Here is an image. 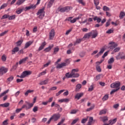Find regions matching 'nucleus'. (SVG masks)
Listing matches in <instances>:
<instances>
[{"label": "nucleus", "instance_id": "29", "mask_svg": "<svg viewBox=\"0 0 125 125\" xmlns=\"http://www.w3.org/2000/svg\"><path fill=\"white\" fill-rule=\"evenodd\" d=\"M58 51H59V47H58V46L55 47L54 48V52L53 54V55H55L57 54V52H58Z\"/></svg>", "mask_w": 125, "mask_h": 125}, {"label": "nucleus", "instance_id": "3", "mask_svg": "<svg viewBox=\"0 0 125 125\" xmlns=\"http://www.w3.org/2000/svg\"><path fill=\"white\" fill-rule=\"evenodd\" d=\"M60 117H61L60 114L57 113L53 115L51 118H52V120H53L54 122H57V121H58L60 119Z\"/></svg>", "mask_w": 125, "mask_h": 125}, {"label": "nucleus", "instance_id": "54", "mask_svg": "<svg viewBox=\"0 0 125 125\" xmlns=\"http://www.w3.org/2000/svg\"><path fill=\"white\" fill-rule=\"evenodd\" d=\"M65 122V118H62L57 125H62Z\"/></svg>", "mask_w": 125, "mask_h": 125}, {"label": "nucleus", "instance_id": "38", "mask_svg": "<svg viewBox=\"0 0 125 125\" xmlns=\"http://www.w3.org/2000/svg\"><path fill=\"white\" fill-rule=\"evenodd\" d=\"M101 78V75L99 74L96 76V78H94V80H95V82H97V81H99V80H100Z\"/></svg>", "mask_w": 125, "mask_h": 125}, {"label": "nucleus", "instance_id": "10", "mask_svg": "<svg viewBox=\"0 0 125 125\" xmlns=\"http://www.w3.org/2000/svg\"><path fill=\"white\" fill-rule=\"evenodd\" d=\"M104 51H105V49L104 48H102L101 49L100 51L95 56V57L98 58L100 55H102V54H103Z\"/></svg>", "mask_w": 125, "mask_h": 125}, {"label": "nucleus", "instance_id": "56", "mask_svg": "<svg viewBox=\"0 0 125 125\" xmlns=\"http://www.w3.org/2000/svg\"><path fill=\"white\" fill-rule=\"evenodd\" d=\"M8 17L9 15L5 14L1 18V20H2L3 19H6L7 18H8Z\"/></svg>", "mask_w": 125, "mask_h": 125}, {"label": "nucleus", "instance_id": "50", "mask_svg": "<svg viewBox=\"0 0 125 125\" xmlns=\"http://www.w3.org/2000/svg\"><path fill=\"white\" fill-rule=\"evenodd\" d=\"M119 90V88H116V89H113L111 92H110V94H113L115 93V92H117Z\"/></svg>", "mask_w": 125, "mask_h": 125}, {"label": "nucleus", "instance_id": "20", "mask_svg": "<svg viewBox=\"0 0 125 125\" xmlns=\"http://www.w3.org/2000/svg\"><path fill=\"white\" fill-rule=\"evenodd\" d=\"M55 0H50L49 2L48 3L47 7L50 8V7L52 6Z\"/></svg>", "mask_w": 125, "mask_h": 125}, {"label": "nucleus", "instance_id": "6", "mask_svg": "<svg viewBox=\"0 0 125 125\" xmlns=\"http://www.w3.org/2000/svg\"><path fill=\"white\" fill-rule=\"evenodd\" d=\"M36 7H37V5L31 4L29 6L25 7L24 11H27V10H30V9H35Z\"/></svg>", "mask_w": 125, "mask_h": 125}, {"label": "nucleus", "instance_id": "5", "mask_svg": "<svg viewBox=\"0 0 125 125\" xmlns=\"http://www.w3.org/2000/svg\"><path fill=\"white\" fill-rule=\"evenodd\" d=\"M7 71H8V69L7 68H5L3 66H2L0 68V75H2L7 73Z\"/></svg>", "mask_w": 125, "mask_h": 125}, {"label": "nucleus", "instance_id": "26", "mask_svg": "<svg viewBox=\"0 0 125 125\" xmlns=\"http://www.w3.org/2000/svg\"><path fill=\"white\" fill-rule=\"evenodd\" d=\"M109 125H114V124H116V123H117V118H115L112 120H110L109 121Z\"/></svg>", "mask_w": 125, "mask_h": 125}, {"label": "nucleus", "instance_id": "58", "mask_svg": "<svg viewBox=\"0 0 125 125\" xmlns=\"http://www.w3.org/2000/svg\"><path fill=\"white\" fill-rule=\"evenodd\" d=\"M25 108L26 110H29V106L27 104H23L21 107V109H24Z\"/></svg>", "mask_w": 125, "mask_h": 125}, {"label": "nucleus", "instance_id": "36", "mask_svg": "<svg viewBox=\"0 0 125 125\" xmlns=\"http://www.w3.org/2000/svg\"><path fill=\"white\" fill-rule=\"evenodd\" d=\"M82 41H83L82 39H77L76 42H74V45H77V43H81Z\"/></svg>", "mask_w": 125, "mask_h": 125}, {"label": "nucleus", "instance_id": "27", "mask_svg": "<svg viewBox=\"0 0 125 125\" xmlns=\"http://www.w3.org/2000/svg\"><path fill=\"white\" fill-rule=\"evenodd\" d=\"M71 76L72 78H79V77H80V74L71 72Z\"/></svg>", "mask_w": 125, "mask_h": 125}, {"label": "nucleus", "instance_id": "40", "mask_svg": "<svg viewBox=\"0 0 125 125\" xmlns=\"http://www.w3.org/2000/svg\"><path fill=\"white\" fill-rule=\"evenodd\" d=\"M94 107H95V105L93 104L90 108H88L86 110V112H90L91 110H93V109H94Z\"/></svg>", "mask_w": 125, "mask_h": 125}, {"label": "nucleus", "instance_id": "19", "mask_svg": "<svg viewBox=\"0 0 125 125\" xmlns=\"http://www.w3.org/2000/svg\"><path fill=\"white\" fill-rule=\"evenodd\" d=\"M33 44V41H29L26 42L25 44L24 48H28L30 45Z\"/></svg>", "mask_w": 125, "mask_h": 125}, {"label": "nucleus", "instance_id": "1", "mask_svg": "<svg viewBox=\"0 0 125 125\" xmlns=\"http://www.w3.org/2000/svg\"><path fill=\"white\" fill-rule=\"evenodd\" d=\"M121 86V83L120 82H116L111 84L110 87L111 88H119L120 89V86Z\"/></svg>", "mask_w": 125, "mask_h": 125}, {"label": "nucleus", "instance_id": "14", "mask_svg": "<svg viewBox=\"0 0 125 125\" xmlns=\"http://www.w3.org/2000/svg\"><path fill=\"white\" fill-rule=\"evenodd\" d=\"M43 13L44 14L45 13V12H44V7L40 9L37 13V15H40V14H43Z\"/></svg>", "mask_w": 125, "mask_h": 125}, {"label": "nucleus", "instance_id": "35", "mask_svg": "<svg viewBox=\"0 0 125 125\" xmlns=\"http://www.w3.org/2000/svg\"><path fill=\"white\" fill-rule=\"evenodd\" d=\"M16 18V16L15 15H13L12 16H9L8 17V20H14Z\"/></svg>", "mask_w": 125, "mask_h": 125}, {"label": "nucleus", "instance_id": "46", "mask_svg": "<svg viewBox=\"0 0 125 125\" xmlns=\"http://www.w3.org/2000/svg\"><path fill=\"white\" fill-rule=\"evenodd\" d=\"M120 49H121V47H116V48H114L113 52H114V53L119 52L120 51Z\"/></svg>", "mask_w": 125, "mask_h": 125}, {"label": "nucleus", "instance_id": "47", "mask_svg": "<svg viewBox=\"0 0 125 125\" xmlns=\"http://www.w3.org/2000/svg\"><path fill=\"white\" fill-rule=\"evenodd\" d=\"M65 91V90H60L58 93H56V96H59L62 92H64Z\"/></svg>", "mask_w": 125, "mask_h": 125}, {"label": "nucleus", "instance_id": "51", "mask_svg": "<svg viewBox=\"0 0 125 125\" xmlns=\"http://www.w3.org/2000/svg\"><path fill=\"white\" fill-rule=\"evenodd\" d=\"M94 3L95 6H97L99 5V0H94Z\"/></svg>", "mask_w": 125, "mask_h": 125}, {"label": "nucleus", "instance_id": "63", "mask_svg": "<svg viewBox=\"0 0 125 125\" xmlns=\"http://www.w3.org/2000/svg\"><path fill=\"white\" fill-rule=\"evenodd\" d=\"M44 17V13H43V14H40L39 16V19H42V18H43Z\"/></svg>", "mask_w": 125, "mask_h": 125}, {"label": "nucleus", "instance_id": "12", "mask_svg": "<svg viewBox=\"0 0 125 125\" xmlns=\"http://www.w3.org/2000/svg\"><path fill=\"white\" fill-rule=\"evenodd\" d=\"M67 63H66L65 62H62L61 64H58L57 66H56V68L57 69H61V68H62V67H65V66H66Z\"/></svg>", "mask_w": 125, "mask_h": 125}, {"label": "nucleus", "instance_id": "17", "mask_svg": "<svg viewBox=\"0 0 125 125\" xmlns=\"http://www.w3.org/2000/svg\"><path fill=\"white\" fill-rule=\"evenodd\" d=\"M19 51V47H15L12 50V54H15L16 52H18Z\"/></svg>", "mask_w": 125, "mask_h": 125}, {"label": "nucleus", "instance_id": "18", "mask_svg": "<svg viewBox=\"0 0 125 125\" xmlns=\"http://www.w3.org/2000/svg\"><path fill=\"white\" fill-rule=\"evenodd\" d=\"M48 83V79H46L45 80L41 82L39 84H40V85H43L47 84Z\"/></svg>", "mask_w": 125, "mask_h": 125}, {"label": "nucleus", "instance_id": "25", "mask_svg": "<svg viewBox=\"0 0 125 125\" xmlns=\"http://www.w3.org/2000/svg\"><path fill=\"white\" fill-rule=\"evenodd\" d=\"M26 0H18L16 3L17 5H21V4H22V3H23V2H25Z\"/></svg>", "mask_w": 125, "mask_h": 125}, {"label": "nucleus", "instance_id": "13", "mask_svg": "<svg viewBox=\"0 0 125 125\" xmlns=\"http://www.w3.org/2000/svg\"><path fill=\"white\" fill-rule=\"evenodd\" d=\"M53 46H54L53 44L50 45L48 47L44 49V51H45V52H49V51L51 50V49L53 47Z\"/></svg>", "mask_w": 125, "mask_h": 125}, {"label": "nucleus", "instance_id": "48", "mask_svg": "<svg viewBox=\"0 0 125 125\" xmlns=\"http://www.w3.org/2000/svg\"><path fill=\"white\" fill-rule=\"evenodd\" d=\"M79 119L78 118H76V119L74 120L71 123V125H75V124H76L77 122L79 121Z\"/></svg>", "mask_w": 125, "mask_h": 125}, {"label": "nucleus", "instance_id": "7", "mask_svg": "<svg viewBox=\"0 0 125 125\" xmlns=\"http://www.w3.org/2000/svg\"><path fill=\"white\" fill-rule=\"evenodd\" d=\"M109 44H110L109 48L110 49H111V50H113V49H115L117 46H118V44L115 43V42H110L109 43Z\"/></svg>", "mask_w": 125, "mask_h": 125}, {"label": "nucleus", "instance_id": "4", "mask_svg": "<svg viewBox=\"0 0 125 125\" xmlns=\"http://www.w3.org/2000/svg\"><path fill=\"white\" fill-rule=\"evenodd\" d=\"M70 8H71L70 6H65L64 7L61 8L60 9V11L62 13L68 12L70 10Z\"/></svg>", "mask_w": 125, "mask_h": 125}, {"label": "nucleus", "instance_id": "52", "mask_svg": "<svg viewBox=\"0 0 125 125\" xmlns=\"http://www.w3.org/2000/svg\"><path fill=\"white\" fill-rule=\"evenodd\" d=\"M7 6V4L4 3L0 7V10L3 9V8H5Z\"/></svg>", "mask_w": 125, "mask_h": 125}, {"label": "nucleus", "instance_id": "9", "mask_svg": "<svg viewBox=\"0 0 125 125\" xmlns=\"http://www.w3.org/2000/svg\"><path fill=\"white\" fill-rule=\"evenodd\" d=\"M83 93H78L76 94L75 98L77 100H80L81 98L83 97Z\"/></svg>", "mask_w": 125, "mask_h": 125}, {"label": "nucleus", "instance_id": "15", "mask_svg": "<svg viewBox=\"0 0 125 125\" xmlns=\"http://www.w3.org/2000/svg\"><path fill=\"white\" fill-rule=\"evenodd\" d=\"M56 107V108H58V110H59V108H60V105L57 104H55V102H53L51 105V107Z\"/></svg>", "mask_w": 125, "mask_h": 125}, {"label": "nucleus", "instance_id": "21", "mask_svg": "<svg viewBox=\"0 0 125 125\" xmlns=\"http://www.w3.org/2000/svg\"><path fill=\"white\" fill-rule=\"evenodd\" d=\"M106 113H107V109H102L100 111L99 115H100V116H101V115H105Z\"/></svg>", "mask_w": 125, "mask_h": 125}, {"label": "nucleus", "instance_id": "41", "mask_svg": "<svg viewBox=\"0 0 125 125\" xmlns=\"http://www.w3.org/2000/svg\"><path fill=\"white\" fill-rule=\"evenodd\" d=\"M22 42H23L22 40H19V41H18L16 42L17 46H20V45H21V44H22Z\"/></svg>", "mask_w": 125, "mask_h": 125}, {"label": "nucleus", "instance_id": "8", "mask_svg": "<svg viewBox=\"0 0 125 125\" xmlns=\"http://www.w3.org/2000/svg\"><path fill=\"white\" fill-rule=\"evenodd\" d=\"M55 36V31L54 29H52L49 33V39L50 40H53V38Z\"/></svg>", "mask_w": 125, "mask_h": 125}, {"label": "nucleus", "instance_id": "59", "mask_svg": "<svg viewBox=\"0 0 125 125\" xmlns=\"http://www.w3.org/2000/svg\"><path fill=\"white\" fill-rule=\"evenodd\" d=\"M102 121L103 123H105V122H107L108 121V117L104 116L103 118Z\"/></svg>", "mask_w": 125, "mask_h": 125}, {"label": "nucleus", "instance_id": "44", "mask_svg": "<svg viewBox=\"0 0 125 125\" xmlns=\"http://www.w3.org/2000/svg\"><path fill=\"white\" fill-rule=\"evenodd\" d=\"M14 79V77L13 76H11L7 79V82L9 83H11L12 82L13 80Z\"/></svg>", "mask_w": 125, "mask_h": 125}, {"label": "nucleus", "instance_id": "34", "mask_svg": "<svg viewBox=\"0 0 125 125\" xmlns=\"http://www.w3.org/2000/svg\"><path fill=\"white\" fill-rule=\"evenodd\" d=\"M32 92H34V90H27L24 95L25 96H28L29 93H32Z\"/></svg>", "mask_w": 125, "mask_h": 125}, {"label": "nucleus", "instance_id": "39", "mask_svg": "<svg viewBox=\"0 0 125 125\" xmlns=\"http://www.w3.org/2000/svg\"><path fill=\"white\" fill-rule=\"evenodd\" d=\"M65 77L66 79H70V78H72V73L67 72L65 74Z\"/></svg>", "mask_w": 125, "mask_h": 125}, {"label": "nucleus", "instance_id": "32", "mask_svg": "<svg viewBox=\"0 0 125 125\" xmlns=\"http://www.w3.org/2000/svg\"><path fill=\"white\" fill-rule=\"evenodd\" d=\"M23 10H24V8H23L22 9H18L17 10H16V13H17V14H20L22 13Z\"/></svg>", "mask_w": 125, "mask_h": 125}, {"label": "nucleus", "instance_id": "30", "mask_svg": "<svg viewBox=\"0 0 125 125\" xmlns=\"http://www.w3.org/2000/svg\"><path fill=\"white\" fill-rule=\"evenodd\" d=\"M25 103L28 105L29 109H31L34 106V104L30 103L29 102H25Z\"/></svg>", "mask_w": 125, "mask_h": 125}, {"label": "nucleus", "instance_id": "22", "mask_svg": "<svg viewBox=\"0 0 125 125\" xmlns=\"http://www.w3.org/2000/svg\"><path fill=\"white\" fill-rule=\"evenodd\" d=\"M94 21H96L97 23H100L101 22V18H98L97 16H95L94 18H93Z\"/></svg>", "mask_w": 125, "mask_h": 125}, {"label": "nucleus", "instance_id": "62", "mask_svg": "<svg viewBox=\"0 0 125 125\" xmlns=\"http://www.w3.org/2000/svg\"><path fill=\"white\" fill-rule=\"evenodd\" d=\"M87 122V118H83L81 121L82 124H85Z\"/></svg>", "mask_w": 125, "mask_h": 125}, {"label": "nucleus", "instance_id": "45", "mask_svg": "<svg viewBox=\"0 0 125 125\" xmlns=\"http://www.w3.org/2000/svg\"><path fill=\"white\" fill-rule=\"evenodd\" d=\"M84 55H85V52L84 51H82L79 54V56L82 58H83V57H84Z\"/></svg>", "mask_w": 125, "mask_h": 125}, {"label": "nucleus", "instance_id": "33", "mask_svg": "<svg viewBox=\"0 0 125 125\" xmlns=\"http://www.w3.org/2000/svg\"><path fill=\"white\" fill-rule=\"evenodd\" d=\"M82 88V84H78L76 85V88L75 89V91H79L80 89Z\"/></svg>", "mask_w": 125, "mask_h": 125}, {"label": "nucleus", "instance_id": "57", "mask_svg": "<svg viewBox=\"0 0 125 125\" xmlns=\"http://www.w3.org/2000/svg\"><path fill=\"white\" fill-rule=\"evenodd\" d=\"M111 19H108V20L106 22V24H105V27H108L109 26H110V23L111 22Z\"/></svg>", "mask_w": 125, "mask_h": 125}, {"label": "nucleus", "instance_id": "23", "mask_svg": "<svg viewBox=\"0 0 125 125\" xmlns=\"http://www.w3.org/2000/svg\"><path fill=\"white\" fill-rule=\"evenodd\" d=\"M91 34H92V32H89L88 33H87L84 35L83 38V39H89L90 36H91Z\"/></svg>", "mask_w": 125, "mask_h": 125}, {"label": "nucleus", "instance_id": "37", "mask_svg": "<svg viewBox=\"0 0 125 125\" xmlns=\"http://www.w3.org/2000/svg\"><path fill=\"white\" fill-rule=\"evenodd\" d=\"M114 61H115V60L114 59V58H111L108 61V64H112L114 63Z\"/></svg>", "mask_w": 125, "mask_h": 125}, {"label": "nucleus", "instance_id": "2", "mask_svg": "<svg viewBox=\"0 0 125 125\" xmlns=\"http://www.w3.org/2000/svg\"><path fill=\"white\" fill-rule=\"evenodd\" d=\"M31 74H32V72H31L30 71H24L22 72V73H21L20 78L24 79V78H26V77H27V76H30V75H31Z\"/></svg>", "mask_w": 125, "mask_h": 125}, {"label": "nucleus", "instance_id": "53", "mask_svg": "<svg viewBox=\"0 0 125 125\" xmlns=\"http://www.w3.org/2000/svg\"><path fill=\"white\" fill-rule=\"evenodd\" d=\"M108 98H109V96L108 95H105L103 98V101H105V100H107Z\"/></svg>", "mask_w": 125, "mask_h": 125}, {"label": "nucleus", "instance_id": "28", "mask_svg": "<svg viewBox=\"0 0 125 125\" xmlns=\"http://www.w3.org/2000/svg\"><path fill=\"white\" fill-rule=\"evenodd\" d=\"M121 55V53H119L118 54V55L116 56V59H125V56H120H120Z\"/></svg>", "mask_w": 125, "mask_h": 125}, {"label": "nucleus", "instance_id": "16", "mask_svg": "<svg viewBox=\"0 0 125 125\" xmlns=\"http://www.w3.org/2000/svg\"><path fill=\"white\" fill-rule=\"evenodd\" d=\"M28 58L27 57H26L25 58L21 60L19 62V64L21 65V64H22V63H25L26 61H27V59H28Z\"/></svg>", "mask_w": 125, "mask_h": 125}, {"label": "nucleus", "instance_id": "43", "mask_svg": "<svg viewBox=\"0 0 125 125\" xmlns=\"http://www.w3.org/2000/svg\"><path fill=\"white\" fill-rule=\"evenodd\" d=\"M8 91H9V90L7 89L6 91H4L3 93H1L0 94V98H1V97H2L3 95H4V94H6V93H7Z\"/></svg>", "mask_w": 125, "mask_h": 125}, {"label": "nucleus", "instance_id": "61", "mask_svg": "<svg viewBox=\"0 0 125 125\" xmlns=\"http://www.w3.org/2000/svg\"><path fill=\"white\" fill-rule=\"evenodd\" d=\"M39 108L38 107V106H35L33 109V111L34 113H36V112H37Z\"/></svg>", "mask_w": 125, "mask_h": 125}, {"label": "nucleus", "instance_id": "31", "mask_svg": "<svg viewBox=\"0 0 125 125\" xmlns=\"http://www.w3.org/2000/svg\"><path fill=\"white\" fill-rule=\"evenodd\" d=\"M97 36H98V32L97 30H95V33L92 35V39H95Z\"/></svg>", "mask_w": 125, "mask_h": 125}, {"label": "nucleus", "instance_id": "55", "mask_svg": "<svg viewBox=\"0 0 125 125\" xmlns=\"http://www.w3.org/2000/svg\"><path fill=\"white\" fill-rule=\"evenodd\" d=\"M2 61L5 62L6 61V56L5 55H3L1 57Z\"/></svg>", "mask_w": 125, "mask_h": 125}, {"label": "nucleus", "instance_id": "11", "mask_svg": "<svg viewBox=\"0 0 125 125\" xmlns=\"http://www.w3.org/2000/svg\"><path fill=\"white\" fill-rule=\"evenodd\" d=\"M46 45V42L45 41H44L42 43L41 45L39 47L38 49V51H41V50H42L43 48H44V47Z\"/></svg>", "mask_w": 125, "mask_h": 125}, {"label": "nucleus", "instance_id": "24", "mask_svg": "<svg viewBox=\"0 0 125 125\" xmlns=\"http://www.w3.org/2000/svg\"><path fill=\"white\" fill-rule=\"evenodd\" d=\"M10 105L9 103H4L0 104V107H4L5 108H7V107H9Z\"/></svg>", "mask_w": 125, "mask_h": 125}, {"label": "nucleus", "instance_id": "60", "mask_svg": "<svg viewBox=\"0 0 125 125\" xmlns=\"http://www.w3.org/2000/svg\"><path fill=\"white\" fill-rule=\"evenodd\" d=\"M93 88H94L93 85H91L90 87L88 88V91H90V92L92 91V90H93Z\"/></svg>", "mask_w": 125, "mask_h": 125}, {"label": "nucleus", "instance_id": "64", "mask_svg": "<svg viewBox=\"0 0 125 125\" xmlns=\"http://www.w3.org/2000/svg\"><path fill=\"white\" fill-rule=\"evenodd\" d=\"M8 125V123L7 122V120L4 121L2 122V124H1V125Z\"/></svg>", "mask_w": 125, "mask_h": 125}, {"label": "nucleus", "instance_id": "49", "mask_svg": "<svg viewBox=\"0 0 125 125\" xmlns=\"http://www.w3.org/2000/svg\"><path fill=\"white\" fill-rule=\"evenodd\" d=\"M103 10L104 11H110V8L109 7H107L106 6H104L103 7Z\"/></svg>", "mask_w": 125, "mask_h": 125}, {"label": "nucleus", "instance_id": "42", "mask_svg": "<svg viewBox=\"0 0 125 125\" xmlns=\"http://www.w3.org/2000/svg\"><path fill=\"white\" fill-rule=\"evenodd\" d=\"M125 14L124 12H121L120 14L119 18L120 19H123L125 17Z\"/></svg>", "mask_w": 125, "mask_h": 125}]
</instances>
